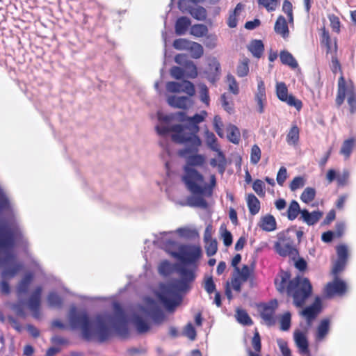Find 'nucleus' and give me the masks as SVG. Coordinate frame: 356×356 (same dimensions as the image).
<instances>
[{
    "label": "nucleus",
    "mask_w": 356,
    "mask_h": 356,
    "mask_svg": "<svg viewBox=\"0 0 356 356\" xmlns=\"http://www.w3.org/2000/svg\"><path fill=\"white\" fill-rule=\"evenodd\" d=\"M13 205L12 211H3L0 213H6L8 220L0 221V268H3L1 273L2 280L0 282V293L7 296L10 293V286L7 278L14 277L24 268L22 262L16 261V256L13 249L15 245H28V240L24 234L22 227L17 218L15 205L7 193Z\"/></svg>",
    "instance_id": "1"
},
{
    "label": "nucleus",
    "mask_w": 356,
    "mask_h": 356,
    "mask_svg": "<svg viewBox=\"0 0 356 356\" xmlns=\"http://www.w3.org/2000/svg\"><path fill=\"white\" fill-rule=\"evenodd\" d=\"M113 314H97L92 322L86 311L77 312L75 307H72L69 313V323L72 329L80 330L83 338L86 340H90L94 336H97L101 342L106 340L111 334L107 324L111 325L119 335L126 336L128 334L126 314L118 302L113 303Z\"/></svg>",
    "instance_id": "2"
},
{
    "label": "nucleus",
    "mask_w": 356,
    "mask_h": 356,
    "mask_svg": "<svg viewBox=\"0 0 356 356\" xmlns=\"http://www.w3.org/2000/svg\"><path fill=\"white\" fill-rule=\"evenodd\" d=\"M207 112L202 111L187 118L185 124H175L170 126V120L175 117L173 115H163L159 112L158 120L159 124L155 127L156 133L162 137H165L170 132L172 140L178 144L184 145V147L178 151L179 156H185L188 153L199 152L202 140L197 136L200 131L199 124L203 122L207 116Z\"/></svg>",
    "instance_id": "3"
},
{
    "label": "nucleus",
    "mask_w": 356,
    "mask_h": 356,
    "mask_svg": "<svg viewBox=\"0 0 356 356\" xmlns=\"http://www.w3.org/2000/svg\"><path fill=\"white\" fill-rule=\"evenodd\" d=\"M195 153H188L185 156L186 163L183 166V173L181 177V181L186 189L191 194H204L212 196L213 189L217 185V179L214 174L209 175V182L202 186L204 181V175L195 167H202L205 163L204 155Z\"/></svg>",
    "instance_id": "4"
},
{
    "label": "nucleus",
    "mask_w": 356,
    "mask_h": 356,
    "mask_svg": "<svg viewBox=\"0 0 356 356\" xmlns=\"http://www.w3.org/2000/svg\"><path fill=\"white\" fill-rule=\"evenodd\" d=\"M171 233L161 232L159 235L154 234V244L179 260V264L197 268L202 255L200 246L191 244L178 245L175 241L167 237V235Z\"/></svg>",
    "instance_id": "5"
},
{
    "label": "nucleus",
    "mask_w": 356,
    "mask_h": 356,
    "mask_svg": "<svg viewBox=\"0 0 356 356\" xmlns=\"http://www.w3.org/2000/svg\"><path fill=\"white\" fill-rule=\"evenodd\" d=\"M145 302V306H140L139 308L140 314L135 313L131 318V322L138 334L146 333L151 329V324L145 317H149L155 325L161 324L165 319V314L154 300L147 298Z\"/></svg>",
    "instance_id": "6"
},
{
    "label": "nucleus",
    "mask_w": 356,
    "mask_h": 356,
    "mask_svg": "<svg viewBox=\"0 0 356 356\" xmlns=\"http://www.w3.org/2000/svg\"><path fill=\"white\" fill-rule=\"evenodd\" d=\"M287 295L293 298L296 307H302L312 293V285L308 278L296 276L286 285Z\"/></svg>",
    "instance_id": "7"
},
{
    "label": "nucleus",
    "mask_w": 356,
    "mask_h": 356,
    "mask_svg": "<svg viewBox=\"0 0 356 356\" xmlns=\"http://www.w3.org/2000/svg\"><path fill=\"white\" fill-rule=\"evenodd\" d=\"M181 293H185L173 280L160 284L156 297L168 312H172L182 301Z\"/></svg>",
    "instance_id": "8"
},
{
    "label": "nucleus",
    "mask_w": 356,
    "mask_h": 356,
    "mask_svg": "<svg viewBox=\"0 0 356 356\" xmlns=\"http://www.w3.org/2000/svg\"><path fill=\"white\" fill-rule=\"evenodd\" d=\"M346 95L348 96V103L350 108V113L356 111V92L353 83L350 81L346 83L345 79L341 76L338 81V92L336 98V104L341 106L344 102Z\"/></svg>",
    "instance_id": "9"
},
{
    "label": "nucleus",
    "mask_w": 356,
    "mask_h": 356,
    "mask_svg": "<svg viewBox=\"0 0 356 356\" xmlns=\"http://www.w3.org/2000/svg\"><path fill=\"white\" fill-rule=\"evenodd\" d=\"M197 268L188 267L187 265L176 264L174 265V271L178 275L179 279L173 280L178 284V286L184 291L191 290V285L196 278V270Z\"/></svg>",
    "instance_id": "10"
},
{
    "label": "nucleus",
    "mask_w": 356,
    "mask_h": 356,
    "mask_svg": "<svg viewBox=\"0 0 356 356\" xmlns=\"http://www.w3.org/2000/svg\"><path fill=\"white\" fill-rule=\"evenodd\" d=\"M42 293V287L41 286H36L26 301V305L32 312L33 318L36 319L39 318L40 316V307Z\"/></svg>",
    "instance_id": "11"
},
{
    "label": "nucleus",
    "mask_w": 356,
    "mask_h": 356,
    "mask_svg": "<svg viewBox=\"0 0 356 356\" xmlns=\"http://www.w3.org/2000/svg\"><path fill=\"white\" fill-rule=\"evenodd\" d=\"M274 248L276 252L282 257L295 259L298 255V250L295 248L293 241L289 239L280 238V241L275 243Z\"/></svg>",
    "instance_id": "12"
},
{
    "label": "nucleus",
    "mask_w": 356,
    "mask_h": 356,
    "mask_svg": "<svg viewBox=\"0 0 356 356\" xmlns=\"http://www.w3.org/2000/svg\"><path fill=\"white\" fill-rule=\"evenodd\" d=\"M346 291V282L339 280L337 277L332 282L327 283L324 289L325 296L327 298H330L335 295H343Z\"/></svg>",
    "instance_id": "13"
},
{
    "label": "nucleus",
    "mask_w": 356,
    "mask_h": 356,
    "mask_svg": "<svg viewBox=\"0 0 356 356\" xmlns=\"http://www.w3.org/2000/svg\"><path fill=\"white\" fill-rule=\"evenodd\" d=\"M336 250L337 259L334 264L332 273L337 276L344 269L346 265L348 259V246L345 244H341L337 247Z\"/></svg>",
    "instance_id": "14"
},
{
    "label": "nucleus",
    "mask_w": 356,
    "mask_h": 356,
    "mask_svg": "<svg viewBox=\"0 0 356 356\" xmlns=\"http://www.w3.org/2000/svg\"><path fill=\"white\" fill-rule=\"evenodd\" d=\"M321 311V299L320 297H316L314 302L309 306L305 307L300 312L301 315L306 318L308 325H310L312 321L317 316Z\"/></svg>",
    "instance_id": "15"
},
{
    "label": "nucleus",
    "mask_w": 356,
    "mask_h": 356,
    "mask_svg": "<svg viewBox=\"0 0 356 356\" xmlns=\"http://www.w3.org/2000/svg\"><path fill=\"white\" fill-rule=\"evenodd\" d=\"M323 212L320 210L309 211L306 209H303L299 220L306 223L308 226L316 225L323 217Z\"/></svg>",
    "instance_id": "16"
},
{
    "label": "nucleus",
    "mask_w": 356,
    "mask_h": 356,
    "mask_svg": "<svg viewBox=\"0 0 356 356\" xmlns=\"http://www.w3.org/2000/svg\"><path fill=\"white\" fill-rule=\"evenodd\" d=\"M331 321L329 318L322 319L316 327L314 339L316 343L324 341L330 332Z\"/></svg>",
    "instance_id": "17"
},
{
    "label": "nucleus",
    "mask_w": 356,
    "mask_h": 356,
    "mask_svg": "<svg viewBox=\"0 0 356 356\" xmlns=\"http://www.w3.org/2000/svg\"><path fill=\"white\" fill-rule=\"evenodd\" d=\"M204 74H206L207 80L212 83H214L219 79L220 64L215 58L210 60L209 63V70L208 71H205Z\"/></svg>",
    "instance_id": "18"
},
{
    "label": "nucleus",
    "mask_w": 356,
    "mask_h": 356,
    "mask_svg": "<svg viewBox=\"0 0 356 356\" xmlns=\"http://www.w3.org/2000/svg\"><path fill=\"white\" fill-rule=\"evenodd\" d=\"M168 104L173 107L181 109H188L191 107L192 102L188 97H177L175 95L168 96L167 98Z\"/></svg>",
    "instance_id": "19"
},
{
    "label": "nucleus",
    "mask_w": 356,
    "mask_h": 356,
    "mask_svg": "<svg viewBox=\"0 0 356 356\" xmlns=\"http://www.w3.org/2000/svg\"><path fill=\"white\" fill-rule=\"evenodd\" d=\"M293 339L301 354L309 353V343L306 335L299 330H295Z\"/></svg>",
    "instance_id": "20"
},
{
    "label": "nucleus",
    "mask_w": 356,
    "mask_h": 356,
    "mask_svg": "<svg viewBox=\"0 0 356 356\" xmlns=\"http://www.w3.org/2000/svg\"><path fill=\"white\" fill-rule=\"evenodd\" d=\"M33 280V274L29 272L26 273L22 279L19 282L16 286V293L19 298H20L22 296L26 294L28 292L29 288Z\"/></svg>",
    "instance_id": "21"
},
{
    "label": "nucleus",
    "mask_w": 356,
    "mask_h": 356,
    "mask_svg": "<svg viewBox=\"0 0 356 356\" xmlns=\"http://www.w3.org/2000/svg\"><path fill=\"white\" fill-rule=\"evenodd\" d=\"M218 158H212L209 164L212 168H217L220 175H223L227 165V159L222 151L216 152Z\"/></svg>",
    "instance_id": "22"
},
{
    "label": "nucleus",
    "mask_w": 356,
    "mask_h": 356,
    "mask_svg": "<svg viewBox=\"0 0 356 356\" xmlns=\"http://www.w3.org/2000/svg\"><path fill=\"white\" fill-rule=\"evenodd\" d=\"M211 197V196H208L204 194H192L191 196H189L187 198V205L192 207H198L201 209H206L208 207L207 202L204 198Z\"/></svg>",
    "instance_id": "23"
},
{
    "label": "nucleus",
    "mask_w": 356,
    "mask_h": 356,
    "mask_svg": "<svg viewBox=\"0 0 356 356\" xmlns=\"http://www.w3.org/2000/svg\"><path fill=\"white\" fill-rule=\"evenodd\" d=\"M277 305V301L270 302V304L266 305L264 310L261 313L262 319L268 325H272L275 323L274 319V310Z\"/></svg>",
    "instance_id": "24"
},
{
    "label": "nucleus",
    "mask_w": 356,
    "mask_h": 356,
    "mask_svg": "<svg viewBox=\"0 0 356 356\" xmlns=\"http://www.w3.org/2000/svg\"><path fill=\"white\" fill-rule=\"evenodd\" d=\"M191 19L187 17H180L175 22V33L177 35H183L191 26Z\"/></svg>",
    "instance_id": "25"
},
{
    "label": "nucleus",
    "mask_w": 356,
    "mask_h": 356,
    "mask_svg": "<svg viewBox=\"0 0 356 356\" xmlns=\"http://www.w3.org/2000/svg\"><path fill=\"white\" fill-rule=\"evenodd\" d=\"M276 220L272 215H266L262 217L259 222V226L266 232H272L276 229Z\"/></svg>",
    "instance_id": "26"
},
{
    "label": "nucleus",
    "mask_w": 356,
    "mask_h": 356,
    "mask_svg": "<svg viewBox=\"0 0 356 356\" xmlns=\"http://www.w3.org/2000/svg\"><path fill=\"white\" fill-rule=\"evenodd\" d=\"M274 29L277 34L281 35L284 38L288 37L289 31L284 17L280 15L277 17Z\"/></svg>",
    "instance_id": "27"
},
{
    "label": "nucleus",
    "mask_w": 356,
    "mask_h": 356,
    "mask_svg": "<svg viewBox=\"0 0 356 356\" xmlns=\"http://www.w3.org/2000/svg\"><path fill=\"white\" fill-rule=\"evenodd\" d=\"M248 49L257 58H261L264 51V45L260 40H253L248 46Z\"/></svg>",
    "instance_id": "28"
},
{
    "label": "nucleus",
    "mask_w": 356,
    "mask_h": 356,
    "mask_svg": "<svg viewBox=\"0 0 356 356\" xmlns=\"http://www.w3.org/2000/svg\"><path fill=\"white\" fill-rule=\"evenodd\" d=\"M13 205L7 192L0 185V213L3 211H12Z\"/></svg>",
    "instance_id": "29"
},
{
    "label": "nucleus",
    "mask_w": 356,
    "mask_h": 356,
    "mask_svg": "<svg viewBox=\"0 0 356 356\" xmlns=\"http://www.w3.org/2000/svg\"><path fill=\"white\" fill-rule=\"evenodd\" d=\"M247 204L250 213L256 215L260 210V202L254 194H249L247 197Z\"/></svg>",
    "instance_id": "30"
},
{
    "label": "nucleus",
    "mask_w": 356,
    "mask_h": 356,
    "mask_svg": "<svg viewBox=\"0 0 356 356\" xmlns=\"http://www.w3.org/2000/svg\"><path fill=\"white\" fill-rule=\"evenodd\" d=\"M280 58L282 64L288 65L291 68H296L298 66L293 55L287 51H282L280 54Z\"/></svg>",
    "instance_id": "31"
},
{
    "label": "nucleus",
    "mask_w": 356,
    "mask_h": 356,
    "mask_svg": "<svg viewBox=\"0 0 356 356\" xmlns=\"http://www.w3.org/2000/svg\"><path fill=\"white\" fill-rule=\"evenodd\" d=\"M302 209H300L298 202L296 200H292L287 209V218L289 220H295L298 215L301 216Z\"/></svg>",
    "instance_id": "32"
},
{
    "label": "nucleus",
    "mask_w": 356,
    "mask_h": 356,
    "mask_svg": "<svg viewBox=\"0 0 356 356\" xmlns=\"http://www.w3.org/2000/svg\"><path fill=\"white\" fill-rule=\"evenodd\" d=\"M205 140L209 149L214 152L221 151L217 143V138L214 134L209 130L205 131Z\"/></svg>",
    "instance_id": "33"
},
{
    "label": "nucleus",
    "mask_w": 356,
    "mask_h": 356,
    "mask_svg": "<svg viewBox=\"0 0 356 356\" xmlns=\"http://www.w3.org/2000/svg\"><path fill=\"white\" fill-rule=\"evenodd\" d=\"M189 14L195 19L199 21H204L207 16V10L202 6H192L190 9Z\"/></svg>",
    "instance_id": "34"
},
{
    "label": "nucleus",
    "mask_w": 356,
    "mask_h": 356,
    "mask_svg": "<svg viewBox=\"0 0 356 356\" xmlns=\"http://www.w3.org/2000/svg\"><path fill=\"white\" fill-rule=\"evenodd\" d=\"M355 140L354 138H349L343 141L340 153L345 156L346 159H348L353 152V147Z\"/></svg>",
    "instance_id": "35"
},
{
    "label": "nucleus",
    "mask_w": 356,
    "mask_h": 356,
    "mask_svg": "<svg viewBox=\"0 0 356 356\" xmlns=\"http://www.w3.org/2000/svg\"><path fill=\"white\" fill-rule=\"evenodd\" d=\"M188 51H190L191 57L195 59L201 58L204 54L203 47L200 44L193 41L189 45Z\"/></svg>",
    "instance_id": "36"
},
{
    "label": "nucleus",
    "mask_w": 356,
    "mask_h": 356,
    "mask_svg": "<svg viewBox=\"0 0 356 356\" xmlns=\"http://www.w3.org/2000/svg\"><path fill=\"white\" fill-rule=\"evenodd\" d=\"M237 321L243 325H251L252 321L248 314L243 309H238L235 314Z\"/></svg>",
    "instance_id": "37"
},
{
    "label": "nucleus",
    "mask_w": 356,
    "mask_h": 356,
    "mask_svg": "<svg viewBox=\"0 0 356 356\" xmlns=\"http://www.w3.org/2000/svg\"><path fill=\"white\" fill-rule=\"evenodd\" d=\"M243 8V5L241 3H238L234 10L229 14L227 25L230 28H235L237 26V16L239 15Z\"/></svg>",
    "instance_id": "38"
},
{
    "label": "nucleus",
    "mask_w": 356,
    "mask_h": 356,
    "mask_svg": "<svg viewBox=\"0 0 356 356\" xmlns=\"http://www.w3.org/2000/svg\"><path fill=\"white\" fill-rule=\"evenodd\" d=\"M252 271V268L248 265H243L241 269L236 268L235 270L236 274L234 275L235 276H238L239 279H241L243 282H246L248 280Z\"/></svg>",
    "instance_id": "39"
},
{
    "label": "nucleus",
    "mask_w": 356,
    "mask_h": 356,
    "mask_svg": "<svg viewBox=\"0 0 356 356\" xmlns=\"http://www.w3.org/2000/svg\"><path fill=\"white\" fill-rule=\"evenodd\" d=\"M47 302L50 307L60 308L63 305L62 298L56 292H50L47 296Z\"/></svg>",
    "instance_id": "40"
},
{
    "label": "nucleus",
    "mask_w": 356,
    "mask_h": 356,
    "mask_svg": "<svg viewBox=\"0 0 356 356\" xmlns=\"http://www.w3.org/2000/svg\"><path fill=\"white\" fill-rule=\"evenodd\" d=\"M316 197V190L312 187H307L300 195V200L305 204H309L314 200Z\"/></svg>",
    "instance_id": "41"
},
{
    "label": "nucleus",
    "mask_w": 356,
    "mask_h": 356,
    "mask_svg": "<svg viewBox=\"0 0 356 356\" xmlns=\"http://www.w3.org/2000/svg\"><path fill=\"white\" fill-rule=\"evenodd\" d=\"M249 59L244 58L240 61L237 66L236 73L240 77H244L248 75L249 72Z\"/></svg>",
    "instance_id": "42"
},
{
    "label": "nucleus",
    "mask_w": 356,
    "mask_h": 356,
    "mask_svg": "<svg viewBox=\"0 0 356 356\" xmlns=\"http://www.w3.org/2000/svg\"><path fill=\"white\" fill-rule=\"evenodd\" d=\"M299 140V129L293 125L286 136V141L289 145H295Z\"/></svg>",
    "instance_id": "43"
},
{
    "label": "nucleus",
    "mask_w": 356,
    "mask_h": 356,
    "mask_svg": "<svg viewBox=\"0 0 356 356\" xmlns=\"http://www.w3.org/2000/svg\"><path fill=\"white\" fill-rule=\"evenodd\" d=\"M184 74L187 78L195 79L197 76V69L195 63L191 60L184 67Z\"/></svg>",
    "instance_id": "44"
},
{
    "label": "nucleus",
    "mask_w": 356,
    "mask_h": 356,
    "mask_svg": "<svg viewBox=\"0 0 356 356\" xmlns=\"http://www.w3.org/2000/svg\"><path fill=\"white\" fill-rule=\"evenodd\" d=\"M190 33L195 37H203L208 33V29L204 24H195L191 26Z\"/></svg>",
    "instance_id": "45"
},
{
    "label": "nucleus",
    "mask_w": 356,
    "mask_h": 356,
    "mask_svg": "<svg viewBox=\"0 0 356 356\" xmlns=\"http://www.w3.org/2000/svg\"><path fill=\"white\" fill-rule=\"evenodd\" d=\"M227 138L230 142L234 144L238 143L240 139V132L236 126L230 125L228 127Z\"/></svg>",
    "instance_id": "46"
},
{
    "label": "nucleus",
    "mask_w": 356,
    "mask_h": 356,
    "mask_svg": "<svg viewBox=\"0 0 356 356\" xmlns=\"http://www.w3.org/2000/svg\"><path fill=\"white\" fill-rule=\"evenodd\" d=\"M276 92L280 100L284 102L288 99V89L286 84L283 82L277 83L276 86Z\"/></svg>",
    "instance_id": "47"
},
{
    "label": "nucleus",
    "mask_w": 356,
    "mask_h": 356,
    "mask_svg": "<svg viewBox=\"0 0 356 356\" xmlns=\"http://www.w3.org/2000/svg\"><path fill=\"white\" fill-rule=\"evenodd\" d=\"M261 151L257 145H254L251 148L250 152V163L256 165L259 163L261 159Z\"/></svg>",
    "instance_id": "48"
},
{
    "label": "nucleus",
    "mask_w": 356,
    "mask_h": 356,
    "mask_svg": "<svg viewBox=\"0 0 356 356\" xmlns=\"http://www.w3.org/2000/svg\"><path fill=\"white\" fill-rule=\"evenodd\" d=\"M203 287L207 293L209 295L216 291V284L213 282L212 276L204 277Z\"/></svg>",
    "instance_id": "49"
},
{
    "label": "nucleus",
    "mask_w": 356,
    "mask_h": 356,
    "mask_svg": "<svg viewBox=\"0 0 356 356\" xmlns=\"http://www.w3.org/2000/svg\"><path fill=\"white\" fill-rule=\"evenodd\" d=\"M205 250L208 257L214 255L218 250V243L216 239L205 241Z\"/></svg>",
    "instance_id": "50"
},
{
    "label": "nucleus",
    "mask_w": 356,
    "mask_h": 356,
    "mask_svg": "<svg viewBox=\"0 0 356 356\" xmlns=\"http://www.w3.org/2000/svg\"><path fill=\"white\" fill-rule=\"evenodd\" d=\"M199 88L200 100L207 106H209L210 98L209 95V89L207 86L204 83H200Z\"/></svg>",
    "instance_id": "51"
},
{
    "label": "nucleus",
    "mask_w": 356,
    "mask_h": 356,
    "mask_svg": "<svg viewBox=\"0 0 356 356\" xmlns=\"http://www.w3.org/2000/svg\"><path fill=\"white\" fill-rule=\"evenodd\" d=\"M192 41L186 40L185 38L176 39L173 42V47L175 49L178 50H188L189 45H191Z\"/></svg>",
    "instance_id": "52"
},
{
    "label": "nucleus",
    "mask_w": 356,
    "mask_h": 356,
    "mask_svg": "<svg viewBox=\"0 0 356 356\" xmlns=\"http://www.w3.org/2000/svg\"><path fill=\"white\" fill-rule=\"evenodd\" d=\"M350 171L348 169H343L342 172L338 175L337 177V184L339 186H345L348 184V179L350 178Z\"/></svg>",
    "instance_id": "53"
},
{
    "label": "nucleus",
    "mask_w": 356,
    "mask_h": 356,
    "mask_svg": "<svg viewBox=\"0 0 356 356\" xmlns=\"http://www.w3.org/2000/svg\"><path fill=\"white\" fill-rule=\"evenodd\" d=\"M305 185V179L300 176L296 177L291 181L289 188L291 191H296V190L302 188Z\"/></svg>",
    "instance_id": "54"
},
{
    "label": "nucleus",
    "mask_w": 356,
    "mask_h": 356,
    "mask_svg": "<svg viewBox=\"0 0 356 356\" xmlns=\"http://www.w3.org/2000/svg\"><path fill=\"white\" fill-rule=\"evenodd\" d=\"M333 50L334 51V54L332 56V63H331V69L334 74H336L338 71H341V65L336 56V53L337 51V42H334Z\"/></svg>",
    "instance_id": "55"
},
{
    "label": "nucleus",
    "mask_w": 356,
    "mask_h": 356,
    "mask_svg": "<svg viewBox=\"0 0 356 356\" xmlns=\"http://www.w3.org/2000/svg\"><path fill=\"white\" fill-rule=\"evenodd\" d=\"M183 335L188 337L190 340L193 341L196 338V330L191 323H188L184 327Z\"/></svg>",
    "instance_id": "56"
},
{
    "label": "nucleus",
    "mask_w": 356,
    "mask_h": 356,
    "mask_svg": "<svg viewBox=\"0 0 356 356\" xmlns=\"http://www.w3.org/2000/svg\"><path fill=\"white\" fill-rule=\"evenodd\" d=\"M182 85L183 81L176 82V81H169L166 83V90L170 92H180L182 91Z\"/></svg>",
    "instance_id": "57"
},
{
    "label": "nucleus",
    "mask_w": 356,
    "mask_h": 356,
    "mask_svg": "<svg viewBox=\"0 0 356 356\" xmlns=\"http://www.w3.org/2000/svg\"><path fill=\"white\" fill-rule=\"evenodd\" d=\"M172 266L168 261H162L159 266V272L161 275H168L172 271Z\"/></svg>",
    "instance_id": "58"
},
{
    "label": "nucleus",
    "mask_w": 356,
    "mask_h": 356,
    "mask_svg": "<svg viewBox=\"0 0 356 356\" xmlns=\"http://www.w3.org/2000/svg\"><path fill=\"white\" fill-rule=\"evenodd\" d=\"M278 0H258L259 5L264 6L268 11L276 9Z\"/></svg>",
    "instance_id": "59"
},
{
    "label": "nucleus",
    "mask_w": 356,
    "mask_h": 356,
    "mask_svg": "<svg viewBox=\"0 0 356 356\" xmlns=\"http://www.w3.org/2000/svg\"><path fill=\"white\" fill-rule=\"evenodd\" d=\"M282 11L285 13L289 18V22H293V6L292 3L288 1L284 0L282 5Z\"/></svg>",
    "instance_id": "60"
},
{
    "label": "nucleus",
    "mask_w": 356,
    "mask_h": 356,
    "mask_svg": "<svg viewBox=\"0 0 356 356\" xmlns=\"http://www.w3.org/2000/svg\"><path fill=\"white\" fill-rule=\"evenodd\" d=\"M291 326V314L286 312L284 314L280 319V329L283 331H287Z\"/></svg>",
    "instance_id": "61"
},
{
    "label": "nucleus",
    "mask_w": 356,
    "mask_h": 356,
    "mask_svg": "<svg viewBox=\"0 0 356 356\" xmlns=\"http://www.w3.org/2000/svg\"><path fill=\"white\" fill-rule=\"evenodd\" d=\"M188 95L192 97L195 93V86L193 83L189 81H183L182 91Z\"/></svg>",
    "instance_id": "62"
},
{
    "label": "nucleus",
    "mask_w": 356,
    "mask_h": 356,
    "mask_svg": "<svg viewBox=\"0 0 356 356\" xmlns=\"http://www.w3.org/2000/svg\"><path fill=\"white\" fill-rule=\"evenodd\" d=\"M213 127L216 132L217 134L220 137L222 138L223 131L222 129V127H223V123L222 122V119L219 115H216L213 118Z\"/></svg>",
    "instance_id": "63"
},
{
    "label": "nucleus",
    "mask_w": 356,
    "mask_h": 356,
    "mask_svg": "<svg viewBox=\"0 0 356 356\" xmlns=\"http://www.w3.org/2000/svg\"><path fill=\"white\" fill-rule=\"evenodd\" d=\"M264 186V183L260 179H256L252 184L253 190L259 196L265 195Z\"/></svg>",
    "instance_id": "64"
}]
</instances>
